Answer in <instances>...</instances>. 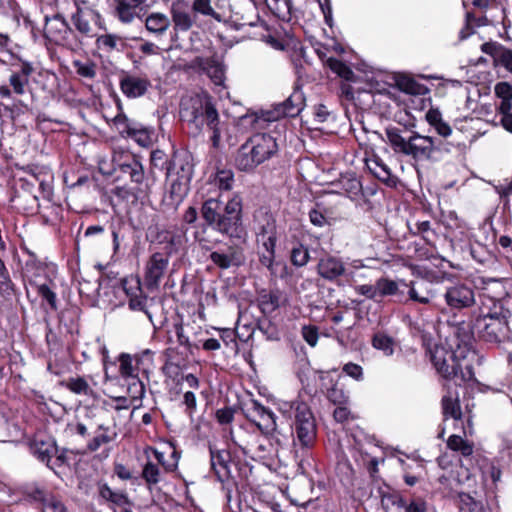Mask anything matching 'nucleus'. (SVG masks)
<instances>
[{
  "label": "nucleus",
  "mask_w": 512,
  "mask_h": 512,
  "mask_svg": "<svg viewBox=\"0 0 512 512\" xmlns=\"http://www.w3.org/2000/svg\"><path fill=\"white\" fill-rule=\"evenodd\" d=\"M188 190V179L177 177L171 182L169 190L164 195L163 204L176 210L186 197Z\"/></svg>",
  "instance_id": "5701e85b"
},
{
  "label": "nucleus",
  "mask_w": 512,
  "mask_h": 512,
  "mask_svg": "<svg viewBox=\"0 0 512 512\" xmlns=\"http://www.w3.org/2000/svg\"><path fill=\"white\" fill-rule=\"evenodd\" d=\"M37 293L47 301V303L50 305L51 309L56 310L57 309V302H56V294L47 286L46 284H42L37 286Z\"/></svg>",
  "instance_id": "864d4df0"
},
{
  "label": "nucleus",
  "mask_w": 512,
  "mask_h": 512,
  "mask_svg": "<svg viewBox=\"0 0 512 512\" xmlns=\"http://www.w3.org/2000/svg\"><path fill=\"white\" fill-rule=\"evenodd\" d=\"M156 241L166 245L167 253L165 254L170 256L171 253H177L184 247L187 241L186 230L179 226L160 230L157 232Z\"/></svg>",
  "instance_id": "a211bd4d"
},
{
  "label": "nucleus",
  "mask_w": 512,
  "mask_h": 512,
  "mask_svg": "<svg viewBox=\"0 0 512 512\" xmlns=\"http://www.w3.org/2000/svg\"><path fill=\"white\" fill-rule=\"evenodd\" d=\"M65 386L74 394L86 396L93 394V390L89 386L88 382L82 377L69 378L66 381Z\"/></svg>",
  "instance_id": "ea45409f"
},
{
  "label": "nucleus",
  "mask_w": 512,
  "mask_h": 512,
  "mask_svg": "<svg viewBox=\"0 0 512 512\" xmlns=\"http://www.w3.org/2000/svg\"><path fill=\"white\" fill-rule=\"evenodd\" d=\"M192 10L195 13L209 16L218 22L223 20L222 15L213 9L211 0H194L192 4Z\"/></svg>",
  "instance_id": "4c0bfd02"
},
{
  "label": "nucleus",
  "mask_w": 512,
  "mask_h": 512,
  "mask_svg": "<svg viewBox=\"0 0 512 512\" xmlns=\"http://www.w3.org/2000/svg\"><path fill=\"white\" fill-rule=\"evenodd\" d=\"M201 217L206 225L229 238H241L242 226V198L235 194L226 203L221 195L207 198L200 209Z\"/></svg>",
  "instance_id": "f257e3e1"
},
{
  "label": "nucleus",
  "mask_w": 512,
  "mask_h": 512,
  "mask_svg": "<svg viewBox=\"0 0 512 512\" xmlns=\"http://www.w3.org/2000/svg\"><path fill=\"white\" fill-rule=\"evenodd\" d=\"M211 470L221 483H225L230 479V462L231 454L226 449H217L213 446L209 447Z\"/></svg>",
  "instance_id": "dca6fc26"
},
{
  "label": "nucleus",
  "mask_w": 512,
  "mask_h": 512,
  "mask_svg": "<svg viewBox=\"0 0 512 512\" xmlns=\"http://www.w3.org/2000/svg\"><path fill=\"white\" fill-rule=\"evenodd\" d=\"M44 506L51 509L53 512H67L65 505L55 497L45 499Z\"/></svg>",
  "instance_id": "338daca9"
},
{
  "label": "nucleus",
  "mask_w": 512,
  "mask_h": 512,
  "mask_svg": "<svg viewBox=\"0 0 512 512\" xmlns=\"http://www.w3.org/2000/svg\"><path fill=\"white\" fill-rule=\"evenodd\" d=\"M481 50L485 54L492 56L496 63H500L501 55L506 52L507 48L497 42H486L481 45Z\"/></svg>",
  "instance_id": "3c124183"
},
{
  "label": "nucleus",
  "mask_w": 512,
  "mask_h": 512,
  "mask_svg": "<svg viewBox=\"0 0 512 512\" xmlns=\"http://www.w3.org/2000/svg\"><path fill=\"white\" fill-rule=\"evenodd\" d=\"M305 98L300 90H295L283 103H281L276 111L268 113L267 121H274L280 117H295L304 107Z\"/></svg>",
  "instance_id": "f3484780"
},
{
  "label": "nucleus",
  "mask_w": 512,
  "mask_h": 512,
  "mask_svg": "<svg viewBox=\"0 0 512 512\" xmlns=\"http://www.w3.org/2000/svg\"><path fill=\"white\" fill-rule=\"evenodd\" d=\"M447 446L453 451L460 452L463 456H470L473 453V444L459 435H451L447 440Z\"/></svg>",
  "instance_id": "c9c22d12"
},
{
  "label": "nucleus",
  "mask_w": 512,
  "mask_h": 512,
  "mask_svg": "<svg viewBox=\"0 0 512 512\" xmlns=\"http://www.w3.org/2000/svg\"><path fill=\"white\" fill-rule=\"evenodd\" d=\"M142 477L149 485H155L160 481V469L157 464L148 461L142 471Z\"/></svg>",
  "instance_id": "49530a36"
},
{
  "label": "nucleus",
  "mask_w": 512,
  "mask_h": 512,
  "mask_svg": "<svg viewBox=\"0 0 512 512\" xmlns=\"http://www.w3.org/2000/svg\"><path fill=\"white\" fill-rule=\"evenodd\" d=\"M494 92L497 98L512 99V85L508 82H499L494 87Z\"/></svg>",
  "instance_id": "13d9d810"
},
{
  "label": "nucleus",
  "mask_w": 512,
  "mask_h": 512,
  "mask_svg": "<svg viewBox=\"0 0 512 512\" xmlns=\"http://www.w3.org/2000/svg\"><path fill=\"white\" fill-rule=\"evenodd\" d=\"M119 86L121 92L127 98H139L144 96L151 87V81L146 76L125 74L121 77Z\"/></svg>",
  "instance_id": "2eb2a0df"
},
{
  "label": "nucleus",
  "mask_w": 512,
  "mask_h": 512,
  "mask_svg": "<svg viewBox=\"0 0 512 512\" xmlns=\"http://www.w3.org/2000/svg\"><path fill=\"white\" fill-rule=\"evenodd\" d=\"M136 364L140 369L146 371L153 361V352L149 349L142 351L140 354L133 356Z\"/></svg>",
  "instance_id": "5fc2aeb1"
},
{
  "label": "nucleus",
  "mask_w": 512,
  "mask_h": 512,
  "mask_svg": "<svg viewBox=\"0 0 512 512\" xmlns=\"http://www.w3.org/2000/svg\"><path fill=\"white\" fill-rule=\"evenodd\" d=\"M216 418L220 424H229L234 419V410L231 407H225L217 410Z\"/></svg>",
  "instance_id": "0e129e2a"
},
{
  "label": "nucleus",
  "mask_w": 512,
  "mask_h": 512,
  "mask_svg": "<svg viewBox=\"0 0 512 512\" xmlns=\"http://www.w3.org/2000/svg\"><path fill=\"white\" fill-rule=\"evenodd\" d=\"M399 88L412 95L422 94L425 90V87L422 84H419L414 79L409 77H403L398 81Z\"/></svg>",
  "instance_id": "de8ad7c7"
},
{
  "label": "nucleus",
  "mask_w": 512,
  "mask_h": 512,
  "mask_svg": "<svg viewBox=\"0 0 512 512\" xmlns=\"http://www.w3.org/2000/svg\"><path fill=\"white\" fill-rule=\"evenodd\" d=\"M170 257L162 252L153 253L146 262L144 281L148 289H156L164 277Z\"/></svg>",
  "instance_id": "ddd939ff"
},
{
  "label": "nucleus",
  "mask_w": 512,
  "mask_h": 512,
  "mask_svg": "<svg viewBox=\"0 0 512 512\" xmlns=\"http://www.w3.org/2000/svg\"><path fill=\"white\" fill-rule=\"evenodd\" d=\"M97 37V45L99 48L104 49L106 51H112L117 46L118 37L112 34H106Z\"/></svg>",
  "instance_id": "603ef678"
},
{
  "label": "nucleus",
  "mask_w": 512,
  "mask_h": 512,
  "mask_svg": "<svg viewBox=\"0 0 512 512\" xmlns=\"http://www.w3.org/2000/svg\"><path fill=\"white\" fill-rule=\"evenodd\" d=\"M192 67L204 72L216 85H222L225 79L224 66L214 57H196Z\"/></svg>",
  "instance_id": "6ab92c4d"
},
{
  "label": "nucleus",
  "mask_w": 512,
  "mask_h": 512,
  "mask_svg": "<svg viewBox=\"0 0 512 512\" xmlns=\"http://www.w3.org/2000/svg\"><path fill=\"white\" fill-rule=\"evenodd\" d=\"M33 71L34 68L30 63L23 62L18 69L11 72L8 82L15 95L22 96L26 93L29 87V77Z\"/></svg>",
  "instance_id": "4be33fe9"
},
{
  "label": "nucleus",
  "mask_w": 512,
  "mask_h": 512,
  "mask_svg": "<svg viewBox=\"0 0 512 512\" xmlns=\"http://www.w3.org/2000/svg\"><path fill=\"white\" fill-rule=\"evenodd\" d=\"M230 20L237 29L256 26L260 22L258 8L253 0H230Z\"/></svg>",
  "instance_id": "9b49d317"
},
{
  "label": "nucleus",
  "mask_w": 512,
  "mask_h": 512,
  "mask_svg": "<svg viewBox=\"0 0 512 512\" xmlns=\"http://www.w3.org/2000/svg\"><path fill=\"white\" fill-rule=\"evenodd\" d=\"M491 306L482 302L481 314L476 318L474 329L477 335L486 342L500 343L508 336L507 310L499 300L487 298Z\"/></svg>",
  "instance_id": "20e7f679"
},
{
  "label": "nucleus",
  "mask_w": 512,
  "mask_h": 512,
  "mask_svg": "<svg viewBox=\"0 0 512 512\" xmlns=\"http://www.w3.org/2000/svg\"><path fill=\"white\" fill-rule=\"evenodd\" d=\"M386 136L396 153L409 156L416 161L431 159L435 151L433 138L420 135L417 132H413L409 137H404L400 129L392 127L386 129Z\"/></svg>",
  "instance_id": "423d86ee"
},
{
  "label": "nucleus",
  "mask_w": 512,
  "mask_h": 512,
  "mask_svg": "<svg viewBox=\"0 0 512 512\" xmlns=\"http://www.w3.org/2000/svg\"><path fill=\"white\" fill-rule=\"evenodd\" d=\"M118 360L119 372L121 376L124 378H132L136 380V382L132 384V387L136 389L138 397L141 398L145 393V389L143 383L138 379V371L140 368L136 364L134 357L128 353H121Z\"/></svg>",
  "instance_id": "412c9836"
},
{
  "label": "nucleus",
  "mask_w": 512,
  "mask_h": 512,
  "mask_svg": "<svg viewBox=\"0 0 512 512\" xmlns=\"http://www.w3.org/2000/svg\"><path fill=\"white\" fill-rule=\"evenodd\" d=\"M209 259L222 270L239 267L244 264L246 257L244 248L238 244L229 245L226 249L211 252Z\"/></svg>",
  "instance_id": "4468645a"
},
{
  "label": "nucleus",
  "mask_w": 512,
  "mask_h": 512,
  "mask_svg": "<svg viewBox=\"0 0 512 512\" xmlns=\"http://www.w3.org/2000/svg\"><path fill=\"white\" fill-rule=\"evenodd\" d=\"M277 236L275 220L268 214L263 216L257 227V237Z\"/></svg>",
  "instance_id": "37998d69"
},
{
  "label": "nucleus",
  "mask_w": 512,
  "mask_h": 512,
  "mask_svg": "<svg viewBox=\"0 0 512 512\" xmlns=\"http://www.w3.org/2000/svg\"><path fill=\"white\" fill-rule=\"evenodd\" d=\"M367 167L369 171L380 181L389 186L396 185V177L392 175L390 168L379 157L369 160L367 162Z\"/></svg>",
  "instance_id": "cd10ccee"
},
{
  "label": "nucleus",
  "mask_w": 512,
  "mask_h": 512,
  "mask_svg": "<svg viewBox=\"0 0 512 512\" xmlns=\"http://www.w3.org/2000/svg\"><path fill=\"white\" fill-rule=\"evenodd\" d=\"M278 151L276 139L268 133H256L238 149L234 163L244 172H251L257 166L272 158Z\"/></svg>",
  "instance_id": "7ed1b4c3"
},
{
  "label": "nucleus",
  "mask_w": 512,
  "mask_h": 512,
  "mask_svg": "<svg viewBox=\"0 0 512 512\" xmlns=\"http://www.w3.org/2000/svg\"><path fill=\"white\" fill-rule=\"evenodd\" d=\"M279 410L284 415L294 419L295 445L298 444L305 449L313 447L317 437V425L309 405L300 399H296L280 403Z\"/></svg>",
  "instance_id": "39448f33"
},
{
  "label": "nucleus",
  "mask_w": 512,
  "mask_h": 512,
  "mask_svg": "<svg viewBox=\"0 0 512 512\" xmlns=\"http://www.w3.org/2000/svg\"><path fill=\"white\" fill-rule=\"evenodd\" d=\"M446 305L451 310L470 308L475 304V292L471 285L458 282L447 286L443 294Z\"/></svg>",
  "instance_id": "f8f14e48"
},
{
  "label": "nucleus",
  "mask_w": 512,
  "mask_h": 512,
  "mask_svg": "<svg viewBox=\"0 0 512 512\" xmlns=\"http://www.w3.org/2000/svg\"><path fill=\"white\" fill-rule=\"evenodd\" d=\"M327 62L330 69L345 80H351L354 76L351 68L347 66L343 61L336 58H329Z\"/></svg>",
  "instance_id": "c03bdc74"
},
{
  "label": "nucleus",
  "mask_w": 512,
  "mask_h": 512,
  "mask_svg": "<svg viewBox=\"0 0 512 512\" xmlns=\"http://www.w3.org/2000/svg\"><path fill=\"white\" fill-rule=\"evenodd\" d=\"M309 219L311 223L317 227H324L325 225L329 224L327 218L317 209H312L309 212Z\"/></svg>",
  "instance_id": "69168bd1"
},
{
  "label": "nucleus",
  "mask_w": 512,
  "mask_h": 512,
  "mask_svg": "<svg viewBox=\"0 0 512 512\" xmlns=\"http://www.w3.org/2000/svg\"><path fill=\"white\" fill-rule=\"evenodd\" d=\"M246 417L258 427L263 435L280 445L281 441L278 437L280 433L277 430L276 415L270 409L253 400L247 406Z\"/></svg>",
  "instance_id": "9d476101"
},
{
  "label": "nucleus",
  "mask_w": 512,
  "mask_h": 512,
  "mask_svg": "<svg viewBox=\"0 0 512 512\" xmlns=\"http://www.w3.org/2000/svg\"><path fill=\"white\" fill-rule=\"evenodd\" d=\"M76 10L71 14L72 29L79 39V48L87 39H92L101 30H105L104 20L101 14L86 5L85 0H74Z\"/></svg>",
  "instance_id": "0eeeda50"
},
{
  "label": "nucleus",
  "mask_w": 512,
  "mask_h": 512,
  "mask_svg": "<svg viewBox=\"0 0 512 512\" xmlns=\"http://www.w3.org/2000/svg\"><path fill=\"white\" fill-rule=\"evenodd\" d=\"M214 182L221 191H228L232 188L234 174L231 170H219L215 175Z\"/></svg>",
  "instance_id": "a18cd8bd"
},
{
  "label": "nucleus",
  "mask_w": 512,
  "mask_h": 512,
  "mask_svg": "<svg viewBox=\"0 0 512 512\" xmlns=\"http://www.w3.org/2000/svg\"><path fill=\"white\" fill-rule=\"evenodd\" d=\"M119 169L123 174L129 176L130 180L136 184H141L144 181V169L141 162L133 155L119 164Z\"/></svg>",
  "instance_id": "bb28decb"
},
{
  "label": "nucleus",
  "mask_w": 512,
  "mask_h": 512,
  "mask_svg": "<svg viewBox=\"0 0 512 512\" xmlns=\"http://www.w3.org/2000/svg\"><path fill=\"white\" fill-rule=\"evenodd\" d=\"M31 451L37 459L49 466L54 454L58 452V447L50 437L36 438L31 445Z\"/></svg>",
  "instance_id": "b1692460"
},
{
  "label": "nucleus",
  "mask_w": 512,
  "mask_h": 512,
  "mask_svg": "<svg viewBox=\"0 0 512 512\" xmlns=\"http://www.w3.org/2000/svg\"><path fill=\"white\" fill-rule=\"evenodd\" d=\"M170 25L168 16L160 12L149 14L145 20L146 29L157 36L163 35Z\"/></svg>",
  "instance_id": "c756f323"
},
{
  "label": "nucleus",
  "mask_w": 512,
  "mask_h": 512,
  "mask_svg": "<svg viewBox=\"0 0 512 512\" xmlns=\"http://www.w3.org/2000/svg\"><path fill=\"white\" fill-rule=\"evenodd\" d=\"M378 299L395 296L399 292V283L388 277H380L376 280Z\"/></svg>",
  "instance_id": "72a5a7b5"
},
{
  "label": "nucleus",
  "mask_w": 512,
  "mask_h": 512,
  "mask_svg": "<svg viewBox=\"0 0 512 512\" xmlns=\"http://www.w3.org/2000/svg\"><path fill=\"white\" fill-rule=\"evenodd\" d=\"M291 263L296 267L305 266L310 260L309 250L303 244L294 246L290 253Z\"/></svg>",
  "instance_id": "79ce46f5"
},
{
  "label": "nucleus",
  "mask_w": 512,
  "mask_h": 512,
  "mask_svg": "<svg viewBox=\"0 0 512 512\" xmlns=\"http://www.w3.org/2000/svg\"><path fill=\"white\" fill-rule=\"evenodd\" d=\"M257 242L259 244V250L275 252L277 236L257 237Z\"/></svg>",
  "instance_id": "e2e57ef3"
},
{
  "label": "nucleus",
  "mask_w": 512,
  "mask_h": 512,
  "mask_svg": "<svg viewBox=\"0 0 512 512\" xmlns=\"http://www.w3.org/2000/svg\"><path fill=\"white\" fill-rule=\"evenodd\" d=\"M372 345L375 349L381 350L386 356L394 353V340L384 333H376L373 336Z\"/></svg>",
  "instance_id": "e433bc0d"
},
{
  "label": "nucleus",
  "mask_w": 512,
  "mask_h": 512,
  "mask_svg": "<svg viewBox=\"0 0 512 512\" xmlns=\"http://www.w3.org/2000/svg\"><path fill=\"white\" fill-rule=\"evenodd\" d=\"M342 189L347 197L352 200L359 198L362 194V184L355 176H345L340 181Z\"/></svg>",
  "instance_id": "f704fd0d"
},
{
  "label": "nucleus",
  "mask_w": 512,
  "mask_h": 512,
  "mask_svg": "<svg viewBox=\"0 0 512 512\" xmlns=\"http://www.w3.org/2000/svg\"><path fill=\"white\" fill-rule=\"evenodd\" d=\"M343 371L355 380H361L363 378L362 367L355 363H347L343 367Z\"/></svg>",
  "instance_id": "680f3d73"
},
{
  "label": "nucleus",
  "mask_w": 512,
  "mask_h": 512,
  "mask_svg": "<svg viewBox=\"0 0 512 512\" xmlns=\"http://www.w3.org/2000/svg\"><path fill=\"white\" fill-rule=\"evenodd\" d=\"M114 123H116L118 127L121 129L122 134L126 133L129 137L135 135L136 131L144 127L143 125L128 119V117L124 113L118 114L114 118Z\"/></svg>",
  "instance_id": "58836bf2"
},
{
  "label": "nucleus",
  "mask_w": 512,
  "mask_h": 512,
  "mask_svg": "<svg viewBox=\"0 0 512 512\" xmlns=\"http://www.w3.org/2000/svg\"><path fill=\"white\" fill-rule=\"evenodd\" d=\"M318 274L329 281H334L346 272L345 264L340 257L325 255L319 259Z\"/></svg>",
  "instance_id": "aec40b11"
},
{
  "label": "nucleus",
  "mask_w": 512,
  "mask_h": 512,
  "mask_svg": "<svg viewBox=\"0 0 512 512\" xmlns=\"http://www.w3.org/2000/svg\"><path fill=\"white\" fill-rule=\"evenodd\" d=\"M409 298L412 301L419 302L421 304H432L438 306V296L432 289H428L425 283H421L419 286H415L413 283L408 291Z\"/></svg>",
  "instance_id": "c85d7f7f"
},
{
  "label": "nucleus",
  "mask_w": 512,
  "mask_h": 512,
  "mask_svg": "<svg viewBox=\"0 0 512 512\" xmlns=\"http://www.w3.org/2000/svg\"><path fill=\"white\" fill-rule=\"evenodd\" d=\"M175 333L177 341L181 346L186 348L191 347L190 335H199L202 333L201 327L197 326L194 322L177 323L175 324Z\"/></svg>",
  "instance_id": "7c9ffc66"
},
{
  "label": "nucleus",
  "mask_w": 512,
  "mask_h": 512,
  "mask_svg": "<svg viewBox=\"0 0 512 512\" xmlns=\"http://www.w3.org/2000/svg\"><path fill=\"white\" fill-rule=\"evenodd\" d=\"M302 336L310 346L314 347L318 341V330L315 326H304Z\"/></svg>",
  "instance_id": "052dcab7"
},
{
  "label": "nucleus",
  "mask_w": 512,
  "mask_h": 512,
  "mask_svg": "<svg viewBox=\"0 0 512 512\" xmlns=\"http://www.w3.org/2000/svg\"><path fill=\"white\" fill-rule=\"evenodd\" d=\"M427 505L426 502L420 498L413 499L409 502V505L406 506V512H426Z\"/></svg>",
  "instance_id": "774afa93"
},
{
  "label": "nucleus",
  "mask_w": 512,
  "mask_h": 512,
  "mask_svg": "<svg viewBox=\"0 0 512 512\" xmlns=\"http://www.w3.org/2000/svg\"><path fill=\"white\" fill-rule=\"evenodd\" d=\"M98 429L99 430H103L104 433L95 436L91 441L88 442L87 449L90 452L97 451L103 444H107V443H109V442H111L113 440V437H111L107 433L108 430H109L107 427H104L103 425H100L98 427Z\"/></svg>",
  "instance_id": "8fccbe9b"
},
{
  "label": "nucleus",
  "mask_w": 512,
  "mask_h": 512,
  "mask_svg": "<svg viewBox=\"0 0 512 512\" xmlns=\"http://www.w3.org/2000/svg\"><path fill=\"white\" fill-rule=\"evenodd\" d=\"M442 411L444 417H451L455 420L461 419L462 413L457 395L451 392L444 395L442 398Z\"/></svg>",
  "instance_id": "2f4dec72"
},
{
  "label": "nucleus",
  "mask_w": 512,
  "mask_h": 512,
  "mask_svg": "<svg viewBox=\"0 0 512 512\" xmlns=\"http://www.w3.org/2000/svg\"><path fill=\"white\" fill-rule=\"evenodd\" d=\"M99 494L102 498L117 505H122L127 502V498L124 494L113 491L107 484H103L99 487Z\"/></svg>",
  "instance_id": "09e8293b"
},
{
  "label": "nucleus",
  "mask_w": 512,
  "mask_h": 512,
  "mask_svg": "<svg viewBox=\"0 0 512 512\" xmlns=\"http://www.w3.org/2000/svg\"><path fill=\"white\" fill-rule=\"evenodd\" d=\"M183 405L185 406L186 414L192 418L197 408L196 396L193 392L187 391L183 395Z\"/></svg>",
  "instance_id": "6e6d98bb"
},
{
  "label": "nucleus",
  "mask_w": 512,
  "mask_h": 512,
  "mask_svg": "<svg viewBox=\"0 0 512 512\" xmlns=\"http://www.w3.org/2000/svg\"><path fill=\"white\" fill-rule=\"evenodd\" d=\"M357 294L367 297L368 299L378 300L376 282L374 284H363L355 287Z\"/></svg>",
  "instance_id": "4d7b16f0"
},
{
  "label": "nucleus",
  "mask_w": 512,
  "mask_h": 512,
  "mask_svg": "<svg viewBox=\"0 0 512 512\" xmlns=\"http://www.w3.org/2000/svg\"><path fill=\"white\" fill-rule=\"evenodd\" d=\"M181 120L192 126L196 133H200L206 125L212 131L211 141L214 147L220 142L221 133L218 127L219 115L207 97L196 95L194 97L184 98L180 104Z\"/></svg>",
  "instance_id": "f03ea898"
},
{
  "label": "nucleus",
  "mask_w": 512,
  "mask_h": 512,
  "mask_svg": "<svg viewBox=\"0 0 512 512\" xmlns=\"http://www.w3.org/2000/svg\"><path fill=\"white\" fill-rule=\"evenodd\" d=\"M279 295L276 293H269L262 297L261 305L263 310L274 311L279 307Z\"/></svg>",
  "instance_id": "bf43d9fd"
},
{
  "label": "nucleus",
  "mask_w": 512,
  "mask_h": 512,
  "mask_svg": "<svg viewBox=\"0 0 512 512\" xmlns=\"http://www.w3.org/2000/svg\"><path fill=\"white\" fill-rule=\"evenodd\" d=\"M430 353L434 367L443 377L454 379L457 384L473 379L472 367L468 364L463 365L454 352L448 351L443 346H435Z\"/></svg>",
  "instance_id": "6e6552de"
},
{
  "label": "nucleus",
  "mask_w": 512,
  "mask_h": 512,
  "mask_svg": "<svg viewBox=\"0 0 512 512\" xmlns=\"http://www.w3.org/2000/svg\"><path fill=\"white\" fill-rule=\"evenodd\" d=\"M114 10L123 23H131L138 16V9L146 0H113Z\"/></svg>",
  "instance_id": "393cba45"
},
{
  "label": "nucleus",
  "mask_w": 512,
  "mask_h": 512,
  "mask_svg": "<svg viewBox=\"0 0 512 512\" xmlns=\"http://www.w3.org/2000/svg\"><path fill=\"white\" fill-rule=\"evenodd\" d=\"M73 67L75 68L76 73L82 78L91 80L97 75V65L90 60H75L73 61Z\"/></svg>",
  "instance_id": "a19ab883"
},
{
  "label": "nucleus",
  "mask_w": 512,
  "mask_h": 512,
  "mask_svg": "<svg viewBox=\"0 0 512 512\" xmlns=\"http://www.w3.org/2000/svg\"><path fill=\"white\" fill-rule=\"evenodd\" d=\"M259 262L273 277L283 278L288 274L287 265L275 259V252L258 250Z\"/></svg>",
  "instance_id": "a878e982"
},
{
  "label": "nucleus",
  "mask_w": 512,
  "mask_h": 512,
  "mask_svg": "<svg viewBox=\"0 0 512 512\" xmlns=\"http://www.w3.org/2000/svg\"><path fill=\"white\" fill-rule=\"evenodd\" d=\"M171 13L175 31L185 32L193 26L194 21L190 13L175 6L172 7Z\"/></svg>",
  "instance_id": "473e14b6"
},
{
  "label": "nucleus",
  "mask_w": 512,
  "mask_h": 512,
  "mask_svg": "<svg viewBox=\"0 0 512 512\" xmlns=\"http://www.w3.org/2000/svg\"><path fill=\"white\" fill-rule=\"evenodd\" d=\"M45 37L56 45L67 47L71 50L79 49V39L69 26L65 17L56 13L53 16H45Z\"/></svg>",
  "instance_id": "1a4fd4ad"
}]
</instances>
